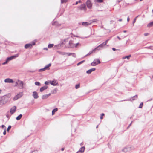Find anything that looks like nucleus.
<instances>
[{"mask_svg":"<svg viewBox=\"0 0 153 153\" xmlns=\"http://www.w3.org/2000/svg\"><path fill=\"white\" fill-rule=\"evenodd\" d=\"M22 117V115L20 114L19 115L17 116L16 118V119L17 120H20Z\"/></svg>","mask_w":153,"mask_h":153,"instance_id":"obj_24","label":"nucleus"},{"mask_svg":"<svg viewBox=\"0 0 153 153\" xmlns=\"http://www.w3.org/2000/svg\"><path fill=\"white\" fill-rule=\"evenodd\" d=\"M153 26V21L150 22L148 24L147 27H150Z\"/></svg>","mask_w":153,"mask_h":153,"instance_id":"obj_21","label":"nucleus"},{"mask_svg":"<svg viewBox=\"0 0 153 153\" xmlns=\"http://www.w3.org/2000/svg\"><path fill=\"white\" fill-rule=\"evenodd\" d=\"M138 96L137 95H136L135 96H134L133 97L131 98L129 100H130V101H132L136 100ZM126 100H124V101H126Z\"/></svg>","mask_w":153,"mask_h":153,"instance_id":"obj_14","label":"nucleus"},{"mask_svg":"<svg viewBox=\"0 0 153 153\" xmlns=\"http://www.w3.org/2000/svg\"><path fill=\"white\" fill-rule=\"evenodd\" d=\"M57 90V88H56V89H55L54 90H53V93H54V91H55V92H56Z\"/></svg>","mask_w":153,"mask_h":153,"instance_id":"obj_47","label":"nucleus"},{"mask_svg":"<svg viewBox=\"0 0 153 153\" xmlns=\"http://www.w3.org/2000/svg\"><path fill=\"white\" fill-rule=\"evenodd\" d=\"M23 95V92H20L14 97L13 98V100H16L21 97Z\"/></svg>","mask_w":153,"mask_h":153,"instance_id":"obj_3","label":"nucleus"},{"mask_svg":"<svg viewBox=\"0 0 153 153\" xmlns=\"http://www.w3.org/2000/svg\"><path fill=\"white\" fill-rule=\"evenodd\" d=\"M100 63V61L98 59H95L94 61L91 63V65L93 66H94L99 63Z\"/></svg>","mask_w":153,"mask_h":153,"instance_id":"obj_4","label":"nucleus"},{"mask_svg":"<svg viewBox=\"0 0 153 153\" xmlns=\"http://www.w3.org/2000/svg\"><path fill=\"white\" fill-rule=\"evenodd\" d=\"M123 32L124 33H126V32H127V31H126V30H124V31H123Z\"/></svg>","mask_w":153,"mask_h":153,"instance_id":"obj_59","label":"nucleus"},{"mask_svg":"<svg viewBox=\"0 0 153 153\" xmlns=\"http://www.w3.org/2000/svg\"><path fill=\"white\" fill-rule=\"evenodd\" d=\"M67 55L68 56L72 55V56L74 57H76V54L74 53H67Z\"/></svg>","mask_w":153,"mask_h":153,"instance_id":"obj_19","label":"nucleus"},{"mask_svg":"<svg viewBox=\"0 0 153 153\" xmlns=\"http://www.w3.org/2000/svg\"><path fill=\"white\" fill-rule=\"evenodd\" d=\"M78 3H81V0H79L78 1Z\"/></svg>","mask_w":153,"mask_h":153,"instance_id":"obj_57","label":"nucleus"},{"mask_svg":"<svg viewBox=\"0 0 153 153\" xmlns=\"http://www.w3.org/2000/svg\"><path fill=\"white\" fill-rule=\"evenodd\" d=\"M68 0H61V3H66L68 1Z\"/></svg>","mask_w":153,"mask_h":153,"instance_id":"obj_29","label":"nucleus"},{"mask_svg":"<svg viewBox=\"0 0 153 153\" xmlns=\"http://www.w3.org/2000/svg\"><path fill=\"white\" fill-rule=\"evenodd\" d=\"M2 128L4 129H6V128L5 126L4 125H2L1 126Z\"/></svg>","mask_w":153,"mask_h":153,"instance_id":"obj_40","label":"nucleus"},{"mask_svg":"<svg viewBox=\"0 0 153 153\" xmlns=\"http://www.w3.org/2000/svg\"><path fill=\"white\" fill-rule=\"evenodd\" d=\"M91 24V23H89V22H82V25L85 27H86L88 26V25Z\"/></svg>","mask_w":153,"mask_h":153,"instance_id":"obj_17","label":"nucleus"},{"mask_svg":"<svg viewBox=\"0 0 153 153\" xmlns=\"http://www.w3.org/2000/svg\"><path fill=\"white\" fill-rule=\"evenodd\" d=\"M149 35V33H145L144 34V35L145 36H147Z\"/></svg>","mask_w":153,"mask_h":153,"instance_id":"obj_44","label":"nucleus"},{"mask_svg":"<svg viewBox=\"0 0 153 153\" xmlns=\"http://www.w3.org/2000/svg\"><path fill=\"white\" fill-rule=\"evenodd\" d=\"M35 45V43L33 42L32 44H27L25 45V49L31 48L32 47L33 45Z\"/></svg>","mask_w":153,"mask_h":153,"instance_id":"obj_5","label":"nucleus"},{"mask_svg":"<svg viewBox=\"0 0 153 153\" xmlns=\"http://www.w3.org/2000/svg\"><path fill=\"white\" fill-rule=\"evenodd\" d=\"M112 49L114 51H115L116 50V49L115 48H112Z\"/></svg>","mask_w":153,"mask_h":153,"instance_id":"obj_52","label":"nucleus"},{"mask_svg":"<svg viewBox=\"0 0 153 153\" xmlns=\"http://www.w3.org/2000/svg\"><path fill=\"white\" fill-rule=\"evenodd\" d=\"M51 65V63H49L47 65H46L45 67L44 68L45 69H47L48 68L50 67Z\"/></svg>","mask_w":153,"mask_h":153,"instance_id":"obj_28","label":"nucleus"},{"mask_svg":"<svg viewBox=\"0 0 153 153\" xmlns=\"http://www.w3.org/2000/svg\"><path fill=\"white\" fill-rule=\"evenodd\" d=\"M142 0H140V1H142Z\"/></svg>","mask_w":153,"mask_h":153,"instance_id":"obj_61","label":"nucleus"},{"mask_svg":"<svg viewBox=\"0 0 153 153\" xmlns=\"http://www.w3.org/2000/svg\"><path fill=\"white\" fill-rule=\"evenodd\" d=\"M45 69L44 68L40 69L39 70V71L41 72V71H45Z\"/></svg>","mask_w":153,"mask_h":153,"instance_id":"obj_36","label":"nucleus"},{"mask_svg":"<svg viewBox=\"0 0 153 153\" xmlns=\"http://www.w3.org/2000/svg\"><path fill=\"white\" fill-rule=\"evenodd\" d=\"M8 60H7V59H6V61L5 62H4L3 63V65H5V64H6L8 62Z\"/></svg>","mask_w":153,"mask_h":153,"instance_id":"obj_43","label":"nucleus"},{"mask_svg":"<svg viewBox=\"0 0 153 153\" xmlns=\"http://www.w3.org/2000/svg\"><path fill=\"white\" fill-rule=\"evenodd\" d=\"M117 38L119 40H121V39L118 36H117Z\"/></svg>","mask_w":153,"mask_h":153,"instance_id":"obj_50","label":"nucleus"},{"mask_svg":"<svg viewBox=\"0 0 153 153\" xmlns=\"http://www.w3.org/2000/svg\"><path fill=\"white\" fill-rule=\"evenodd\" d=\"M11 126H9L7 128V131L8 132L9 131V130H10V128H11Z\"/></svg>","mask_w":153,"mask_h":153,"instance_id":"obj_37","label":"nucleus"},{"mask_svg":"<svg viewBox=\"0 0 153 153\" xmlns=\"http://www.w3.org/2000/svg\"><path fill=\"white\" fill-rule=\"evenodd\" d=\"M109 39H108L106 40L105 42H104L103 43L100 44L96 48H95V50H100L101 48H102L105 45H106L107 42L109 40Z\"/></svg>","mask_w":153,"mask_h":153,"instance_id":"obj_1","label":"nucleus"},{"mask_svg":"<svg viewBox=\"0 0 153 153\" xmlns=\"http://www.w3.org/2000/svg\"><path fill=\"white\" fill-rule=\"evenodd\" d=\"M48 81H45V85H47L48 83Z\"/></svg>","mask_w":153,"mask_h":153,"instance_id":"obj_48","label":"nucleus"},{"mask_svg":"<svg viewBox=\"0 0 153 153\" xmlns=\"http://www.w3.org/2000/svg\"><path fill=\"white\" fill-rule=\"evenodd\" d=\"M122 19H119L118 20L119 21H120V22H121L122 21Z\"/></svg>","mask_w":153,"mask_h":153,"instance_id":"obj_53","label":"nucleus"},{"mask_svg":"<svg viewBox=\"0 0 153 153\" xmlns=\"http://www.w3.org/2000/svg\"><path fill=\"white\" fill-rule=\"evenodd\" d=\"M58 110V108H56L54 109H53L52 111V114L53 115Z\"/></svg>","mask_w":153,"mask_h":153,"instance_id":"obj_27","label":"nucleus"},{"mask_svg":"<svg viewBox=\"0 0 153 153\" xmlns=\"http://www.w3.org/2000/svg\"><path fill=\"white\" fill-rule=\"evenodd\" d=\"M48 97V95L47 94L44 95L42 96V98L43 99H47Z\"/></svg>","mask_w":153,"mask_h":153,"instance_id":"obj_26","label":"nucleus"},{"mask_svg":"<svg viewBox=\"0 0 153 153\" xmlns=\"http://www.w3.org/2000/svg\"><path fill=\"white\" fill-rule=\"evenodd\" d=\"M133 122V121H132L131 122V123H130V124L127 127V128L128 129L129 128V127H130V126L131 125V124H132V123Z\"/></svg>","mask_w":153,"mask_h":153,"instance_id":"obj_45","label":"nucleus"},{"mask_svg":"<svg viewBox=\"0 0 153 153\" xmlns=\"http://www.w3.org/2000/svg\"><path fill=\"white\" fill-rule=\"evenodd\" d=\"M57 52L60 54L62 55H64L67 54V53H65L63 52H61L60 51H57Z\"/></svg>","mask_w":153,"mask_h":153,"instance_id":"obj_22","label":"nucleus"},{"mask_svg":"<svg viewBox=\"0 0 153 153\" xmlns=\"http://www.w3.org/2000/svg\"><path fill=\"white\" fill-rule=\"evenodd\" d=\"M19 56V54H17L16 55H15L14 56H11L10 57H8L7 58V60H8V61L14 59H15V58L18 57Z\"/></svg>","mask_w":153,"mask_h":153,"instance_id":"obj_6","label":"nucleus"},{"mask_svg":"<svg viewBox=\"0 0 153 153\" xmlns=\"http://www.w3.org/2000/svg\"><path fill=\"white\" fill-rule=\"evenodd\" d=\"M44 49L45 50H47L48 48H44Z\"/></svg>","mask_w":153,"mask_h":153,"instance_id":"obj_54","label":"nucleus"},{"mask_svg":"<svg viewBox=\"0 0 153 153\" xmlns=\"http://www.w3.org/2000/svg\"><path fill=\"white\" fill-rule=\"evenodd\" d=\"M54 45V44H49L48 45V48H52Z\"/></svg>","mask_w":153,"mask_h":153,"instance_id":"obj_30","label":"nucleus"},{"mask_svg":"<svg viewBox=\"0 0 153 153\" xmlns=\"http://www.w3.org/2000/svg\"><path fill=\"white\" fill-rule=\"evenodd\" d=\"M33 96L34 99H37L39 97L36 91H34L33 92Z\"/></svg>","mask_w":153,"mask_h":153,"instance_id":"obj_10","label":"nucleus"},{"mask_svg":"<svg viewBox=\"0 0 153 153\" xmlns=\"http://www.w3.org/2000/svg\"><path fill=\"white\" fill-rule=\"evenodd\" d=\"M104 115V113H102L101 114V116L100 117V119H103L102 116Z\"/></svg>","mask_w":153,"mask_h":153,"instance_id":"obj_41","label":"nucleus"},{"mask_svg":"<svg viewBox=\"0 0 153 153\" xmlns=\"http://www.w3.org/2000/svg\"><path fill=\"white\" fill-rule=\"evenodd\" d=\"M35 84L36 85H37V86H39L41 85L40 83L38 82H35Z\"/></svg>","mask_w":153,"mask_h":153,"instance_id":"obj_31","label":"nucleus"},{"mask_svg":"<svg viewBox=\"0 0 153 153\" xmlns=\"http://www.w3.org/2000/svg\"><path fill=\"white\" fill-rule=\"evenodd\" d=\"M143 102H141V103L140 104V105H139V108H142V106H143Z\"/></svg>","mask_w":153,"mask_h":153,"instance_id":"obj_39","label":"nucleus"},{"mask_svg":"<svg viewBox=\"0 0 153 153\" xmlns=\"http://www.w3.org/2000/svg\"><path fill=\"white\" fill-rule=\"evenodd\" d=\"M122 150L124 152H126L128 151V149L127 148H125L123 149Z\"/></svg>","mask_w":153,"mask_h":153,"instance_id":"obj_33","label":"nucleus"},{"mask_svg":"<svg viewBox=\"0 0 153 153\" xmlns=\"http://www.w3.org/2000/svg\"><path fill=\"white\" fill-rule=\"evenodd\" d=\"M80 87V84H77L75 86V88L77 89L79 88Z\"/></svg>","mask_w":153,"mask_h":153,"instance_id":"obj_34","label":"nucleus"},{"mask_svg":"<svg viewBox=\"0 0 153 153\" xmlns=\"http://www.w3.org/2000/svg\"><path fill=\"white\" fill-rule=\"evenodd\" d=\"M64 148H62L61 149V150L62 151H63L64 150Z\"/></svg>","mask_w":153,"mask_h":153,"instance_id":"obj_56","label":"nucleus"},{"mask_svg":"<svg viewBox=\"0 0 153 153\" xmlns=\"http://www.w3.org/2000/svg\"><path fill=\"white\" fill-rule=\"evenodd\" d=\"M95 50V48L92 50V51H90V52H89L88 53V54H86L85 56H87L88 55H90L91 54V53H93V52H95V51L96 50Z\"/></svg>","mask_w":153,"mask_h":153,"instance_id":"obj_20","label":"nucleus"},{"mask_svg":"<svg viewBox=\"0 0 153 153\" xmlns=\"http://www.w3.org/2000/svg\"><path fill=\"white\" fill-rule=\"evenodd\" d=\"M50 82L51 85L53 86H56L58 84V82H57L56 80L52 81H50Z\"/></svg>","mask_w":153,"mask_h":153,"instance_id":"obj_8","label":"nucleus"},{"mask_svg":"<svg viewBox=\"0 0 153 153\" xmlns=\"http://www.w3.org/2000/svg\"><path fill=\"white\" fill-rule=\"evenodd\" d=\"M98 21V20L96 19H94L92 20H91L89 21V23H91V24L93 23L94 22H97Z\"/></svg>","mask_w":153,"mask_h":153,"instance_id":"obj_23","label":"nucleus"},{"mask_svg":"<svg viewBox=\"0 0 153 153\" xmlns=\"http://www.w3.org/2000/svg\"><path fill=\"white\" fill-rule=\"evenodd\" d=\"M4 82L6 83H13V80L10 78H7L4 80Z\"/></svg>","mask_w":153,"mask_h":153,"instance_id":"obj_9","label":"nucleus"},{"mask_svg":"<svg viewBox=\"0 0 153 153\" xmlns=\"http://www.w3.org/2000/svg\"><path fill=\"white\" fill-rule=\"evenodd\" d=\"M96 69L94 68H93L88 70L86 71V73L88 74H90L92 71H94Z\"/></svg>","mask_w":153,"mask_h":153,"instance_id":"obj_16","label":"nucleus"},{"mask_svg":"<svg viewBox=\"0 0 153 153\" xmlns=\"http://www.w3.org/2000/svg\"><path fill=\"white\" fill-rule=\"evenodd\" d=\"M80 45V44L79 43H77L75 44L74 47L76 48V47H77V46L78 45Z\"/></svg>","mask_w":153,"mask_h":153,"instance_id":"obj_38","label":"nucleus"},{"mask_svg":"<svg viewBox=\"0 0 153 153\" xmlns=\"http://www.w3.org/2000/svg\"><path fill=\"white\" fill-rule=\"evenodd\" d=\"M138 16H137L135 19H134V21H133V24L134 25V24L135 23V22H136V19L137 18Z\"/></svg>","mask_w":153,"mask_h":153,"instance_id":"obj_42","label":"nucleus"},{"mask_svg":"<svg viewBox=\"0 0 153 153\" xmlns=\"http://www.w3.org/2000/svg\"><path fill=\"white\" fill-rule=\"evenodd\" d=\"M152 78H153V76H152Z\"/></svg>","mask_w":153,"mask_h":153,"instance_id":"obj_62","label":"nucleus"},{"mask_svg":"<svg viewBox=\"0 0 153 153\" xmlns=\"http://www.w3.org/2000/svg\"><path fill=\"white\" fill-rule=\"evenodd\" d=\"M85 149V148L83 146L77 152V153H83Z\"/></svg>","mask_w":153,"mask_h":153,"instance_id":"obj_15","label":"nucleus"},{"mask_svg":"<svg viewBox=\"0 0 153 153\" xmlns=\"http://www.w3.org/2000/svg\"><path fill=\"white\" fill-rule=\"evenodd\" d=\"M98 3H101L103 2V0H95Z\"/></svg>","mask_w":153,"mask_h":153,"instance_id":"obj_32","label":"nucleus"},{"mask_svg":"<svg viewBox=\"0 0 153 153\" xmlns=\"http://www.w3.org/2000/svg\"><path fill=\"white\" fill-rule=\"evenodd\" d=\"M16 106H14L10 109V112L11 114H13L16 111Z\"/></svg>","mask_w":153,"mask_h":153,"instance_id":"obj_12","label":"nucleus"},{"mask_svg":"<svg viewBox=\"0 0 153 153\" xmlns=\"http://www.w3.org/2000/svg\"><path fill=\"white\" fill-rule=\"evenodd\" d=\"M16 85L15 86L18 85L19 88L20 89H23L24 88L23 85H24L23 82L20 80H18V81L16 82Z\"/></svg>","mask_w":153,"mask_h":153,"instance_id":"obj_2","label":"nucleus"},{"mask_svg":"<svg viewBox=\"0 0 153 153\" xmlns=\"http://www.w3.org/2000/svg\"><path fill=\"white\" fill-rule=\"evenodd\" d=\"M2 91V90L1 89H0V94L1 93Z\"/></svg>","mask_w":153,"mask_h":153,"instance_id":"obj_58","label":"nucleus"},{"mask_svg":"<svg viewBox=\"0 0 153 153\" xmlns=\"http://www.w3.org/2000/svg\"><path fill=\"white\" fill-rule=\"evenodd\" d=\"M78 1H77L76 2V3H75V4L76 5H77L78 4Z\"/></svg>","mask_w":153,"mask_h":153,"instance_id":"obj_55","label":"nucleus"},{"mask_svg":"<svg viewBox=\"0 0 153 153\" xmlns=\"http://www.w3.org/2000/svg\"><path fill=\"white\" fill-rule=\"evenodd\" d=\"M79 7L81 10H85L86 9V5L84 4H82Z\"/></svg>","mask_w":153,"mask_h":153,"instance_id":"obj_13","label":"nucleus"},{"mask_svg":"<svg viewBox=\"0 0 153 153\" xmlns=\"http://www.w3.org/2000/svg\"><path fill=\"white\" fill-rule=\"evenodd\" d=\"M6 129H4V131L3 132V134L4 135H5L6 134Z\"/></svg>","mask_w":153,"mask_h":153,"instance_id":"obj_46","label":"nucleus"},{"mask_svg":"<svg viewBox=\"0 0 153 153\" xmlns=\"http://www.w3.org/2000/svg\"><path fill=\"white\" fill-rule=\"evenodd\" d=\"M129 20H130V19H129V17L128 16L127 18V21L128 22L129 21Z\"/></svg>","mask_w":153,"mask_h":153,"instance_id":"obj_49","label":"nucleus"},{"mask_svg":"<svg viewBox=\"0 0 153 153\" xmlns=\"http://www.w3.org/2000/svg\"><path fill=\"white\" fill-rule=\"evenodd\" d=\"M69 48H74L75 44L72 43V41H70L69 43Z\"/></svg>","mask_w":153,"mask_h":153,"instance_id":"obj_11","label":"nucleus"},{"mask_svg":"<svg viewBox=\"0 0 153 153\" xmlns=\"http://www.w3.org/2000/svg\"><path fill=\"white\" fill-rule=\"evenodd\" d=\"M131 55H129L128 56H126L125 57H123L122 59H129V58L130 57H131Z\"/></svg>","mask_w":153,"mask_h":153,"instance_id":"obj_25","label":"nucleus"},{"mask_svg":"<svg viewBox=\"0 0 153 153\" xmlns=\"http://www.w3.org/2000/svg\"><path fill=\"white\" fill-rule=\"evenodd\" d=\"M86 4L87 7L90 9L91 8L92 6V4L90 0H87L86 2Z\"/></svg>","mask_w":153,"mask_h":153,"instance_id":"obj_7","label":"nucleus"},{"mask_svg":"<svg viewBox=\"0 0 153 153\" xmlns=\"http://www.w3.org/2000/svg\"><path fill=\"white\" fill-rule=\"evenodd\" d=\"M48 88V86L46 85H45L41 88L40 89V92H42L43 91L46 89Z\"/></svg>","mask_w":153,"mask_h":153,"instance_id":"obj_18","label":"nucleus"},{"mask_svg":"<svg viewBox=\"0 0 153 153\" xmlns=\"http://www.w3.org/2000/svg\"><path fill=\"white\" fill-rule=\"evenodd\" d=\"M85 62V60H83L82 61H81L80 62H79L78 63H77V65H79L83 63V62Z\"/></svg>","mask_w":153,"mask_h":153,"instance_id":"obj_35","label":"nucleus"},{"mask_svg":"<svg viewBox=\"0 0 153 153\" xmlns=\"http://www.w3.org/2000/svg\"><path fill=\"white\" fill-rule=\"evenodd\" d=\"M47 95H48V97L51 95V94L49 93L48 94H47Z\"/></svg>","mask_w":153,"mask_h":153,"instance_id":"obj_51","label":"nucleus"},{"mask_svg":"<svg viewBox=\"0 0 153 153\" xmlns=\"http://www.w3.org/2000/svg\"><path fill=\"white\" fill-rule=\"evenodd\" d=\"M98 125H97V126L96 127V128H98Z\"/></svg>","mask_w":153,"mask_h":153,"instance_id":"obj_60","label":"nucleus"}]
</instances>
